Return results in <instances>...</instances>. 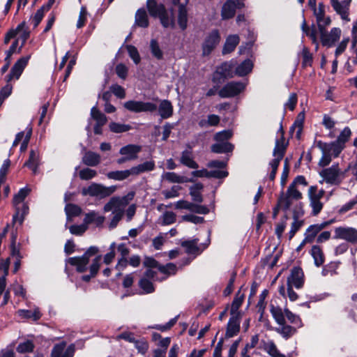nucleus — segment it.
Wrapping results in <instances>:
<instances>
[{
    "label": "nucleus",
    "instance_id": "1",
    "mask_svg": "<svg viewBox=\"0 0 357 357\" xmlns=\"http://www.w3.org/2000/svg\"><path fill=\"white\" fill-rule=\"evenodd\" d=\"M135 195L134 191L129 192L126 195L114 196L105 204L103 211L105 213L112 212V218L109 223V228L112 229L116 227L119 222L123 218L125 213L127 220L130 221L136 213V205L131 204L126 211V207L128 205Z\"/></svg>",
    "mask_w": 357,
    "mask_h": 357
},
{
    "label": "nucleus",
    "instance_id": "2",
    "mask_svg": "<svg viewBox=\"0 0 357 357\" xmlns=\"http://www.w3.org/2000/svg\"><path fill=\"white\" fill-rule=\"evenodd\" d=\"M146 7L150 15L153 17H158L161 24L165 28L173 27L174 19L169 13L162 3H158L155 0H147Z\"/></svg>",
    "mask_w": 357,
    "mask_h": 357
},
{
    "label": "nucleus",
    "instance_id": "3",
    "mask_svg": "<svg viewBox=\"0 0 357 357\" xmlns=\"http://www.w3.org/2000/svg\"><path fill=\"white\" fill-rule=\"evenodd\" d=\"M348 169L342 171L339 164H333L331 167L324 169L320 172V176L324 178L326 183L331 185H339L346 177V173Z\"/></svg>",
    "mask_w": 357,
    "mask_h": 357
},
{
    "label": "nucleus",
    "instance_id": "4",
    "mask_svg": "<svg viewBox=\"0 0 357 357\" xmlns=\"http://www.w3.org/2000/svg\"><path fill=\"white\" fill-rule=\"evenodd\" d=\"M116 189V185L106 187L100 183H93L88 187L82 188V194L84 196L89 195L103 199L112 195Z\"/></svg>",
    "mask_w": 357,
    "mask_h": 357
},
{
    "label": "nucleus",
    "instance_id": "5",
    "mask_svg": "<svg viewBox=\"0 0 357 357\" xmlns=\"http://www.w3.org/2000/svg\"><path fill=\"white\" fill-rule=\"evenodd\" d=\"M98 251L99 250L97 247L91 246L82 257H70L68 259V262L71 266H76V269L78 272L84 273L87 269V265L90 258L96 255Z\"/></svg>",
    "mask_w": 357,
    "mask_h": 357
},
{
    "label": "nucleus",
    "instance_id": "6",
    "mask_svg": "<svg viewBox=\"0 0 357 357\" xmlns=\"http://www.w3.org/2000/svg\"><path fill=\"white\" fill-rule=\"evenodd\" d=\"M92 121H95L93 127L94 134L102 135V127L107 123V117L96 106L93 107L91 109L90 118L88 120L89 123L86 126V130L89 132L90 131V126L92 125Z\"/></svg>",
    "mask_w": 357,
    "mask_h": 357
},
{
    "label": "nucleus",
    "instance_id": "7",
    "mask_svg": "<svg viewBox=\"0 0 357 357\" xmlns=\"http://www.w3.org/2000/svg\"><path fill=\"white\" fill-rule=\"evenodd\" d=\"M235 62H225L218 66L213 76V82L217 84H222L226 79L232 78L235 75Z\"/></svg>",
    "mask_w": 357,
    "mask_h": 357
},
{
    "label": "nucleus",
    "instance_id": "8",
    "mask_svg": "<svg viewBox=\"0 0 357 357\" xmlns=\"http://www.w3.org/2000/svg\"><path fill=\"white\" fill-rule=\"evenodd\" d=\"M302 198V193L296 187L290 184L286 192H282L279 197V205L283 206L284 211H287L292 205L294 201H298Z\"/></svg>",
    "mask_w": 357,
    "mask_h": 357
},
{
    "label": "nucleus",
    "instance_id": "9",
    "mask_svg": "<svg viewBox=\"0 0 357 357\" xmlns=\"http://www.w3.org/2000/svg\"><path fill=\"white\" fill-rule=\"evenodd\" d=\"M286 151V145L284 143L283 139L280 141L277 140L275 146L273 150V156L275 157L270 163L269 165L271 167V172L269 175V178L273 181L275 178L276 172L280 165L281 160L283 158Z\"/></svg>",
    "mask_w": 357,
    "mask_h": 357
},
{
    "label": "nucleus",
    "instance_id": "10",
    "mask_svg": "<svg viewBox=\"0 0 357 357\" xmlns=\"http://www.w3.org/2000/svg\"><path fill=\"white\" fill-rule=\"evenodd\" d=\"M325 194L324 190H318L317 186L312 185L308 190V197L310 199V206H311L313 215H318L323 208L324 204L321 202Z\"/></svg>",
    "mask_w": 357,
    "mask_h": 357
},
{
    "label": "nucleus",
    "instance_id": "11",
    "mask_svg": "<svg viewBox=\"0 0 357 357\" xmlns=\"http://www.w3.org/2000/svg\"><path fill=\"white\" fill-rule=\"evenodd\" d=\"M220 41V35L218 29L210 31L205 37L202 44V55H209L218 45Z\"/></svg>",
    "mask_w": 357,
    "mask_h": 357
},
{
    "label": "nucleus",
    "instance_id": "12",
    "mask_svg": "<svg viewBox=\"0 0 357 357\" xmlns=\"http://www.w3.org/2000/svg\"><path fill=\"white\" fill-rule=\"evenodd\" d=\"M245 88V84L242 82H230L226 84L218 93L222 98H233L243 91Z\"/></svg>",
    "mask_w": 357,
    "mask_h": 357
},
{
    "label": "nucleus",
    "instance_id": "13",
    "mask_svg": "<svg viewBox=\"0 0 357 357\" xmlns=\"http://www.w3.org/2000/svg\"><path fill=\"white\" fill-rule=\"evenodd\" d=\"M333 238L342 239L353 245H357V229L353 227H336Z\"/></svg>",
    "mask_w": 357,
    "mask_h": 357
},
{
    "label": "nucleus",
    "instance_id": "14",
    "mask_svg": "<svg viewBox=\"0 0 357 357\" xmlns=\"http://www.w3.org/2000/svg\"><path fill=\"white\" fill-rule=\"evenodd\" d=\"M320 40L323 46L331 47L339 40L341 36V29L337 27L333 28L330 32L326 31V28L319 30Z\"/></svg>",
    "mask_w": 357,
    "mask_h": 357
},
{
    "label": "nucleus",
    "instance_id": "15",
    "mask_svg": "<svg viewBox=\"0 0 357 357\" xmlns=\"http://www.w3.org/2000/svg\"><path fill=\"white\" fill-rule=\"evenodd\" d=\"M124 107L132 112H153L157 109V105L153 102L129 100L123 104Z\"/></svg>",
    "mask_w": 357,
    "mask_h": 357
},
{
    "label": "nucleus",
    "instance_id": "16",
    "mask_svg": "<svg viewBox=\"0 0 357 357\" xmlns=\"http://www.w3.org/2000/svg\"><path fill=\"white\" fill-rule=\"evenodd\" d=\"M304 273L302 268L298 266L294 267L287 278V286L301 289L304 284Z\"/></svg>",
    "mask_w": 357,
    "mask_h": 357
},
{
    "label": "nucleus",
    "instance_id": "17",
    "mask_svg": "<svg viewBox=\"0 0 357 357\" xmlns=\"http://www.w3.org/2000/svg\"><path fill=\"white\" fill-rule=\"evenodd\" d=\"M331 4L336 12L339 15L341 19L346 22H349V7L351 2L344 0L340 1L339 0H331Z\"/></svg>",
    "mask_w": 357,
    "mask_h": 357
},
{
    "label": "nucleus",
    "instance_id": "18",
    "mask_svg": "<svg viewBox=\"0 0 357 357\" xmlns=\"http://www.w3.org/2000/svg\"><path fill=\"white\" fill-rule=\"evenodd\" d=\"M66 343L62 342L56 344L51 352V357H73L75 353L74 344H70L66 349Z\"/></svg>",
    "mask_w": 357,
    "mask_h": 357
},
{
    "label": "nucleus",
    "instance_id": "19",
    "mask_svg": "<svg viewBox=\"0 0 357 357\" xmlns=\"http://www.w3.org/2000/svg\"><path fill=\"white\" fill-rule=\"evenodd\" d=\"M244 7L243 2L238 1L236 3L232 0L227 1L221 10V15L222 19L227 20L233 17L236 13V8H241Z\"/></svg>",
    "mask_w": 357,
    "mask_h": 357
},
{
    "label": "nucleus",
    "instance_id": "20",
    "mask_svg": "<svg viewBox=\"0 0 357 357\" xmlns=\"http://www.w3.org/2000/svg\"><path fill=\"white\" fill-rule=\"evenodd\" d=\"M317 146L322 152L326 153L333 158H337L343 150V146L339 145L335 141L331 143L319 142Z\"/></svg>",
    "mask_w": 357,
    "mask_h": 357
},
{
    "label": "nucleus",
    "instance_id": "21",
    "mask_svg": "<svg viewBox=\"0 0 357 357\" xmlns=\"http://www.w3.org/2000/svg\"><path fill=\"white\" fill-rule=\"evenodd\" d=\"M29 58L30 56H27L22 57L17 60L11 68L10 73L7 75L8 82L10 81L14 77L15 79H18L20 77L24 68L27 65Z\"/></svg>",
    "mask_w": 357,
    "mask_h": 357
},
{
    "label": "nucleus",
    "instance_id": "22",
    "mask_svg": "<svg viewBox=\"0 0 357 357\" xmlns=\"http://www.w3.org/2000/svg\"><path fill=\"white\" fill-rule=\"evenodd\" d=\"M241 316L231 315L227 326L225 337L227 338L232 337L238 334L240 331V320Z\"/></svg>",
    "mask_w": 357,
    "mask_h": 357
},
{
    "label": "nucleus",
    "instance_id": "23",
    "mask_svg": "<svg viewBox=\"0 0 357 357\" xmlns=\"http://www.w3.org/2000/svg\"><path fill=\"white\" fill-rule=\"evenodd\" d=\"M331 222V221H326L320 224L310 225L305 233V241L312 243L318 233L328 226Z\"/></svg>",
    "mask_w": 357,
    "mask_h": 357
},
{
    "label": "nucleus",
    "instance_id": "24",
    "mask_svg": "<svg viewBox=\"0 0 357 357\" xmlns=\"http://www.w3.org/2000/svg\"><path fill=\"white\" fill-rule=\"evenodd\" d=\"M198 239L191 241H185L181 243V246L185 248V252L190 255H199L209 244V243L203 245L202 248L198 246Z\"/></svg>",
    "mask_w": 357,
    "mask_h": 357
},
{
    "label": "nucleus",
    "instance_id": "25",
    "mask_svg": "<svg viewBox=\"0 0 357 357\" xmlns=\"http://www.w3.org/2000/svg\"><path fill=\"white\" fill-rule=\"evenodd\" d=\"M142 147L136 144H128L121 148L119 153L127 157L130 160L138 158V153L141 151Z\"/></svg>",
    "mask_w": 357,
    "mask_h": 357
},
{
    "label": "nucleus",
    "instance_id": "26",
    "mask_svg": "<svg viewBox=\"0 0 357 357\" xmlns=\"http://www.w3.org/2000/svg\"><path fill=\"white\" fill-rule=\"evenodd\" d=\"M82 162L88 167H96L101 162V156L96 152L87 151L84 153Z\"/></svg>",
    "mask_w": 357,
    "mask_h": 357
},
{
    "label": "nucleus",
    "instance_id": "27",
    "mask_svg": "<svg viewBox=\"0 0 357 357\" xmlns=\"http://www.w3.org/2000/svg\"><path fill=\"white\" fill-rule=\"evenodd\" d=\"M180 162L191 169H197L199 167V165L194 160L191 148L184 150L181 153Z\"/></svg>",
    "mask_w": 357,
    "mask_h": 357
},
{
    "label": "nucleus",
    "instance_id": "28",
    "mask_svg": "<svg viewBox=\"0 0 357 357\" xmlns=\"http://www.w3.org/2000/svg\"><path fill=\"white\" fill-rule=\"evenodd\" d=\"M135 24L142 28H147L149 26V16L145 8H142L137 10L135 16Z\"/></svg>",
    "mask_w": 357,
    "mask_h": 357
},
{
    "label": "nucleus",
    "instance_id": "29",
    "mask_svg": "<svg viewBox=\"0 0 357 357\" xmlns=\"http://www.w3.org/2000/svg\"><path fill=\"white\" fill-rule=\"evenodd\" d=\"M301 29L303 32L312 40V43L315 44L316 48L317 49L319 47V43L317 36V31L315 25L312 24L311 26H307L305 20H303L301 24Z\"/></svg>",
    "mask_w": 357,
    "mask_h": 357
},
{
    "label": "nucleus",
    "instance_id": "30",
    "mask_svg": "<svg viewBox=\"0 0 357 357\" xmlns=\"http://www.w3.org/2000/svg\"><path fill=\"white\" fill-rule=\"evenodd\" d=\"M29 191L30 190L28 188H22L16 195H15L13 200V204L16 208V213L13 215L14 220L20 213L19 205L23 202L26 197L29 195Z\"/></svg>",
    "mask_w": 357,
    "mask_h": 357
},
{
    "label": "nucleus",
    "instance_id": "31",
    "mask_svg": "<svg viewBox=\"0 0 357 357\" xmlns=\"http://www.w3.org/2000/svg\"><path fill=\"white\" fill-rule=\"evenodd\" d=\"M239 43V37L237 35L229 36L222 48V54H227L232 52Z\"/></svg>",
    "mask_w": 357,
    "mask_h": 357
},
{
    "label": "nucleus",
    "instance_id": "32",
    "mask_svg": "<svg viewBox=\"0 0 357 357\" xmlns=\"http://www.w3.org/2000/svg\"><path fill=\"white\" fill-rule=\"evenodd\" d=\"M155 168V162L153 160L146 161L142 164L130 168L132 175H138L146 172H150Z\"/></svg>",
    "mask_w": 357,
    "mask_h": 357
},
{
    "label": "nucleus",
    "instance_id": "33",
    "mask_svg": "<svg viewBox=\"0 0 357 357\" xmlns=\"http://www.w3.org/2000/svg\"><path fill=\"white\" fill-rule=\"evenodd\" d=\"M203 188V184L199 182L190 187V195L194 202L202 203L203 202V196L202 195Z\"/></svg>",
    "mask_w": 357,
    "mask_h": 357
},
{
    "label": "nucleus",
    "instance_id": "34",
    "mask_svg": "<svg viewBox=\"0 0 357 357\" xmlns=\"http://www.w3.org/2000/svg\"><path fill=\"white\" fill-rule=\"evenodd\" d=\"M253 64L250 59H246L241 63L238 66H235V75L243 77L251 72Z\"/></svg>",
    "mask_w": 357,
    "mask_h": 357
},
{
    "label": "nucleus",
    "instance_id": "35",
    "mask_svg": "<svg viewBox=\"0 0 357 357\" xmlns=\"http://www.w3.org/2000/svg\"><path fill=\"white\" fill-rule=\"evenodd\" d=\"M211 151L215 153H225L231 152L234 149V145L228 142L214 144L211 147Z\"/></svg>",
    "mask_w": 357,
    "mask_h": 357
},
{
    "label": "nucleus",
    "instance_id": "36",
    "mask_svg": "<svg viewBox=\"0 0 357 357\" xmlns=\"http://www.w3.org/2000/svg\"><path fill=\"white\" fill-rule=\"evenodd\" d=\"M39 165V155L34 150H31L29 153V160L24 163V166L31 169L34 174L38 172Z\"/></svg>",
    "mask_w": 357,
    "mask_h": 357
},
{
    "label": "nucleus",
    "instance_id": "37",
    "mask_svg": "<svg viewBox=\"0 0 357 357\" xmlns=\"http://www.w3.org/2000/svg\"><path fill=\"white\" fill-rule=\"evenodd\" d=\"M280 326L275 328L276 332L280 334L284 339L288 340L297 331V327L291 326L285 324H279Z\"/></svg>",
    "mask_w": 357,
    "mask_h": 357
},
{
    "label": "nucleus",
    "instance_id": "38",
    "mask_svg": "<svg viewBox=\"0 0 357 357\" xmlns=\"http://www.w3.org/2000/svg\"><path fill=\"white\" fill-rule=\"evenodd\" d=\"M158 112L162 119L169 118L173 114L172 103L167 100L161 101L158 107Z\"/></svg>",
    "mask_w": 357,
    "mask_h": 357
},
{
    "label": "nucleus",
    "instance_id": "39",
    "mask_svg": "<svg viewBox=\"0 0 357 357\" xmlns=\"http://www.w3.org/2000/svg\"><path fill=\"white\" fill-rule=\"evenodd\" d=\"M310 253L314 259L315 266L319 267L324 263V254L320 246L317 245H313Z\"/></svg>",
    "mask_w": 357,
    "mask_h": 357
},
{
    "label": "nucleus",
    "instance_id": "40",
    "mask_svg": "<svg viewBox=\"0 0 357 357\" xmlns=\"http://www.w3.org/2000/svg\"><path fill=\"white\" fill-rule=\"evenodd\" d=\"M178 24L183 31L188 27V10L185 6L183 4L179 5L178 7Z\"/></svg>",
    "mask_w": 357,
    "mask_h": 357
},
{
    "label": "nucleus",
    "instance_id": "41",
    "mask_svg": "<svg viewBox=\"0 0 357 357\" xmlns=\"http://www.w3.org/2000/svg\"><path fill=\"white\" fill-rule=\"evenodd\" d=\"M243 298H244L243 294H241L240 291H238L231 303V310H230L231 315L241 316V312L240 311H238V309L243 303Z\"/></svg>",
    "mask_w": 357,
    "mask_h": 357
},
{
    "label": "nucleus",
    "instance_id": "42",
    "mask_svg": "<svg viewBox=\"0 0 357 357\" xmlns=\"http://www.w3.org/2000/svg\"><path fill=\"white\" fill-rule=\"evenodd\" d=\"M19 314L23 318L30 319L35 321L40 319L42 316L38 307L34 308L33 310H19Z\"/></svg>",
    "mask_w": 357,
    "mask_h": 357
},
{
    "label": "nucleus",
    "instance_id": "43",
    "mask_svg": "<svg viewBox=\"0 0 357 357\" xmlns=\"http://www.w3.org/2000/svg\"><path fill=\"white\" fill-rule=\"evenodd\" d=\"M130 175H132L131 170L126 169L123 171H112L107 174V177L109 179L116 181H123L128 178Z\"/></svg>",
    "mask_w": 357,
    "mask_h": 357
},
{
    "label": "nucleus",
    "instance_id": "44",
    "mask_svg": "<svg viewBox=\"0 0 357 357\" xmlns=\"http://www.w3.org/2000/svg\"><path fill=\"white\" fill-rule=\"evenodd\" d=\"M67 220L71 221L72 218L79 216L82 213V208L73 204H68L65 207Z\"/></svg>",
    "mask_w": 357,
    "mask_h": 357
},
{
    "label": "nucleus",
    "instance_id": "45",
    "mask_svg": "<svg viewBox=\"0 0 357 357\" xmlns=\"http://www.w3.org/2000/svg\"><path fill=\"white\" fill-rule=\"evenodd\" d=\"M162 178L170 183H181L185 181L192 182V179L185 180L183 176H179L175 172H166L162 175Z\"/></svg>",
    "mask_w": 357,
    "mask_h": 357
},
{
    "label": "nucleus",
    "instance_id": "46",
    "mask_svg": "<svg viewBox=\"0 0 357 357\" xmlns=\"http://www.w3.org/2000/svg\"><path fill=\"white\" fill-rule=\"evenodd\" d=\"M271 312L278 324H285L284 311L283 312L280 307L272 306Z\"/></svg>",
    "mask_w": 357,
    "mask_h": 357
},
{
    "label": "nucleus",
    "instance_id": "47",
    "mask_svg": "<svg viewBox=\"0 0 357 357\" xmlns=\"http://www.w3.org/2000/svg\"><path fill=\"white\" fill-rule=\"evenodd\" d=\"M285 317L288 319V321L294 324V327L301 328L303 326V323L299 317V316L292 313L289 309H284Z\"/></svg>",
    "mask_w": 357,
    "mask_h": 357
},
{
    "label": "nucleus",
    "instance_id": "48",
    "mask_svg": "<svg viewBox=\"0 0 357 357\" xmlns=\"http://www.w3.org/2000/svg\"><path fill=\"white\" fill-rule=\"evenodd\" d=\"M304 221L299 220L296 215H294V221L291 225V229L288 233L289 239L291 240L296 233L303 227Z\"/></svg>",
    "mask_w": 357,
    "mask_h": 357
},
{
    "label": "nucleus",
    "instance_id": "49",
    "mask_svg": "<svg viewBox=\"0 0 357 357\" xmlns=\"http://www.w3.org/2000/svg\"><path fill=\"white\" fill-rule=\"evenodd\" d=\"M138 284L145 294H151L155 291L153 282L146 278H141Z\"/></svg>",
    "mask_w": 357,
    "mask_h": 357
},
{
    "label": "nucleus",
    "instance_id": "50",
    "mask_svg": "<svg viewBox=\"0 0 357 357\" xmlns=\"http://www.w3.org/2000/svg\"><path fill=\"white\" fill-rule=\"evenodd\" d=\"M34 344L31 340H26L23 342H20L17 348L16 351L20 354L32 352L34 349Z\"/></svg>",
    "mask_w": 357,
    "mask_h": 357
},
{
    "label": "nucleus",
    "instance_id": "51",
    "mask_svg": "<svg viewBox=\"0 0 357 357\" xmlns=\"http://www.w3.org/2000/svg\"><path fill=\"white\" fill-rule=\"evenodd\" d=\"M351 135V129L349 127H345L343 130L340 132L339 136L337 137V140L335 141L338 143L339 145H342L343 146V149H344L345 143L349 141Z\"/></svg>",
    "mask_w": 357,
    "mask_h": 357
},
{
    "label": "nucleus",
    "instance_id": "52",
    "mask_svg": "<svg viewBox=\"0 0 357 357\" xmlns=\"http://www.w3.org/2000/svg\"><path fill=\"white\" fill-rule=\"evenodd\" d=\"M151 52L154 57L160 60L163 58V52L160 50L159 44L155 39H152L150 42Z\"/></svg>",
    "mask_w": 357,
    "mask_h": 357
},
{
    "label": "nucleus",
    "instance_id": "53",
    "mask_svg": "<svg viewBox=\"0 0 357 357\" xmlns=\"http://www.w3.org/2000/svg\"><path fill=\"white\" fill-rule=\"evenodd\" d=\"M109 129L114 133H121L127 132L131 129V126L127 124H121L115 122H111L109 125Z\"/></svg>",
    "mask_w": 357,
    "mask_h": 357
},
{
    "label": "nucleus",
    "instance_id": "54",
    "mask_svg": "<svg viewBox=\"0 0 357 357\" xmlns=\"http://www.w3.org/2000/svg\"><path fill=\"white\" fill-rule=\"evenodd\" d=\"M97 175V172L95 169L89 167L84 168L79 172V176L80 179L87 181L92 179Z\"/></svg>",
    "mask_w": 357,
    "mask_h": 357
},
{
    "label": "nucleus",
    "instance_id": "55",
    "mask_svg": "<svg viewBox=\"0 0 357 357\" xmlns=\"http://www.w3.org/2000/svg\"><path fill=\"white\" fill-rule=\"evenodd\" d=\"M25 22H21L15 29L10 30L5 36L4 43L8 44L10 39L15 38L24 28Z\"/></svg>",
    "mask_w": 357,
    "mask_h": 357
},
{
    "label": "nucleus",
    "instance_id": "56",
    "mask_svg": "<svg viewBox=\"0 0 357 357\" xmlns=\"http://www.w3.org/2000/svg\"><path fill=\"white\" fill-rule=\"evenodd\" d=\"M176 215L172 211H165L160 217L162 225H169L176 222Z\"/></svg>",
    "mask_w": 357,
    "mask_h": 357
},
{
    "label": "nucleus",
    "instance_id": "57",
    "mask_svg": "<svg viewBox=\"0 0 357 357\" xmlns=\"http://www.w3.org/2000/svg\"><path fill=\"white\" fill-rule=\"evenodd\" d=\"M288 220L287 215H284L283 218L281 219V221L276 225L275 234H276L278 238H281L283 234V232L287 226V221Z\"/></svg>",
    "mask_w": 357,
    "mask_h": 357
},
{
    "label": "nucleus",
    "instance_id": "58",
    "mask_svg": "<svg viewBox=\"0 0 357 357\" xmlns=\"http://www.w3.org/2000/svg\"><path fill=\"white\" fill-rule=\"evenodd\" d=\"M126 50L128 52L130 57L132 59L134 63L135 64L139 63L141 61V57L137 49L132 45H128L126 46Z\"/></svg>",
    "mask_w": 357,
    "mask_h": 357
},
{
    "label": "nucleus",
    "instance_id": "59",
    "mask_svg": "<svg viewBox=\"0 0 357 357\" xmlns=\"http://www.w3.org/2000/svg\"><path fill=\"white\" fill-rule=\"evenodd\" d=\"M220 123V117L215 114H210L208 116L207 120H202L199 124L201 126H215Z\"/></svg>",
    "mask_w": 357,
    "mask_h": 357
},
{
    "label": "nucleus",
    "instance_id": "60",
    "mask_svg": "<svg viewBox=\"0 0 357 357\" xmlns=\"http://www.w3.org/2000/svg\"><path fill=\"white\" fill-rule=\"evenodd\" d=\"M316 22L317 24L318 30H323L324 28H326L331 23V20L329 16H326L324 14L323 16L316 17Z\"/></svg>",
    "mask_w": 357,
    "mask_h": 357
},
{
    "label": "nucleus",
    "instance_id": "61",
    "mask_svg": "<svg viewBox=\"0 0 357 357\" xmlns=\"http://www.w3.org/2000/svg\"><path fill=\"white\" fill-rule=\"evenodd\" d=\"M158 270L164 274L174 275L176 273L177 267L173 263H169L165 266L160 265Z\"/></svg>",
    "mask_w": 357,
    "mask_h": 357
},
{
    "label": "nucleus",
    "instance_id": "62",
    "mask_svg": "<svg viewBox=\"0 0 357 357\" xmlns=\"http://www.w3.org/2000/svg\"><path fill=\"white\" fill-rule=\"evenodd\" d=\"M264 349L272 357H274L280 352L273 341H268L264 343Z\"/></svg>",
    "mask_w": 357,
    "mask_h": 357
},
{
    "label": "nucleus",
    "instance_id": "63",
    "mask_svg": "<svg viewBox=\"0 0 357 357\" xmlns=\"http://www.w3.org/2000/svg\"><path fill=\"white\" fill-rule=\"evenodd\" d=\"M88 229V227L84 225H73L69 227L70 232L76 236H82Z\"/></svg>",
    "mask_w": 357,
    "mask_h": 357
},
{
    "label": "nucleus",
    "instance_id": "64",
    "mask_svg": "<svg viewBox=\"0 0 357 357\" xmlns=\"http://www.w3.org/2000/svg\"><path fill=\"white\" fill-rule=\"evenodd\" d=\"M181 187L178 185H174L169 190H163L162 194L164 195L165 199H171L176 197L179 195L178 190Z\"/></svg>",
    "mask_w": 357,
    "mask_h": 357
}]
</instances>
